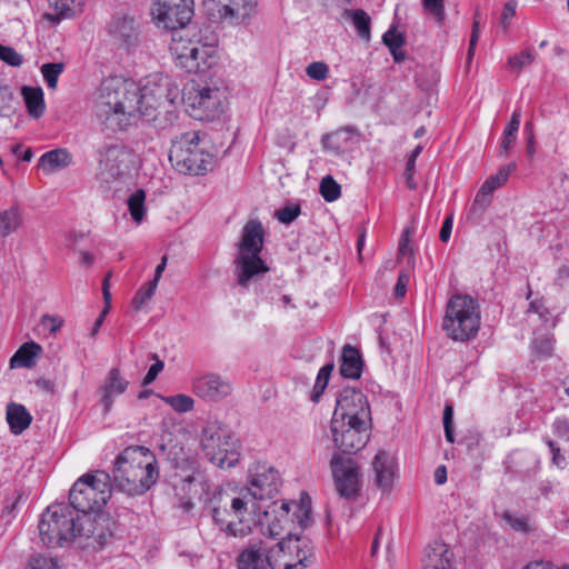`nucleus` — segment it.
Listing matches in <instances>:
<instances>
[{"mask_svg":"<svg viewBox=\"0 0 569 569\" xmlns=\"http://www.w3.org/2000/svg\"><path fill=\"white\" fill-rule=\"evenodd\" d=\"M94 525L86 515H77L70 506L56 503L49 506L39 522L40 539L49 548L63 547L79 539L87 547L103 548L113 535L114 521L106 519Z\"/></svg>","mask_w":569,"mask_h":569,"instance_id":"obj_1","label":"nucleus"},{"mask_svg":"<svg viewBox=\"0 0 569 569\" xmlns=\"http://www.w3.org/2000/svg\"><path fill=\"white\" fill-rule=\"evenodd\" d=\"M159 475L157 457L147 447H128L116 458L114 485L130 496H140L150 490L158 481Z\"/></svg>","mask_w":569,"mask_h":569,"instance_id":"obj_2","label":"nucleus"},{"mask_svg":"<svg viewBox=\"0 0 569 569\" xmlns=\"http://www.w3.org/2000/svg\"><path fill=\"white\" fill-rule=\"evenodd\" d=\"M138 93L139 84L130 79L122 77L104 79L96 99L97 114L120 130L126 129L137 120Z\"/></svg>","mask_w":569,"mask_h":569,"instance_id":"obj_3","label":"nucleus"},{"mask_svg":"<svg viewBox=\"0 0 569 569\" xmlns=\"http://www.w3.org/2000/svg\"><path fill=\"white\" fill-rule=\"evenodd\" d=\"M112 492L111 477L109 473L96 470L81 476L71 487L69 503L77 515H86L91 522H106L111 519L109 515L101 512L102 507L110 499Z\"/></svg>","mask_w":569,"mask_h":569,"instance_id":"obj_4","label":"nucleus"},{"mask_svg":"<svg viewBox=\"0 0 569 569\" xmlns=\"http://www.w3.org/2000/svg\"><path fill=\"white\" fill-rule=\"evenodd\" d=\"M264 236V228L258 219H250L242 228L241 237L237 244L234 272L238 284L243 288L254 277L269 271V267L260 257Z\"/></svg>","mask_w":569,"mask_h":569,"instance_id":"obj_5","label":"nucleus"},{"mask_svg":"<svg viewBox=\"0 0 569 569\" xmlns=\"http://www.w3.org/2000/svg\"><path fill=\"white\" fill-rule=\"evenodd\" d=\"M177 96V87L170 77L161 73L149 74L144 78V82L139 84L136 100L139 108L137 119L142 118L148 122H157L162 112L171 117L169 108L172 107Z\"/></svg>","mask_w":569,"mask_h":569,"instance_id":"obj_6","label":"nucleus"},{"mask_svg":"<svg viewBox=\"0 0 569 569\" xmlns=\"http://www.w3.org/2000/svg\"><path fill=\"white\" fill-rule=\"evenodd\" d=\"M480 306L469 295H453L446 307L442 329L455 341L473 339L480 328Z\"/></svg>","mask_w":569,"mask_h":569,"instance_id":"obj_7","label":"nucleus"},{"mask_svg":"<svg viewBox=\"0 0 569 569\" xmlns=\"http://www.w3.org/2000/svg\"><path fill=\"white\" fill-rule=\"evenodd\" d=\"M169 160L180 173L199 176L211 170L213 156L200 146L199 133L191 131L172 140Z\"/></svg>","mask_w":569,"mask_h":569,"instance_id":"obj_8","label":"nucleus"},{"mask_svg":"<svg viewBox=\"0 0 569 569\" xmlns=\"http://www.w3.org/2000/svg\"><path fill=\"white\" fill-rule=\"evenodd\" d=\"M223 90L209 83L191 81L186 88V110L191 118L199 121H212L224 109Z\"/></svg>","mask_w":569,"mask_h":569,"instance_id":"obj_9","label":"nucleus"},{"mask_svg":"<svg viewBox=\"0 0 569 569\" xmlns=\"http://www.w3.org/2000/svg\"><path fill=\"white\" fill-rule=\"evenodd\" d=\"M201 446L206 457L220 468H231L239 461L233 437L217 423H208L201 433Z\"/></svg>","mask_w":569,"mask_h":569,"instance_id":"obj_10","label":"nucleus"},{"mask_svg":"<svg viewBox=\"0 0 569 569\" xmlns=\"http://www.w3.org/2000/svg\"><path fill=\"white\" fill-rule=\"evenodd\" d=\"M96 178L107 186L122 180L134 164V153L122 144H109L98 151Z\"/></svg>","mask_w":569,"mask_h":569,"instance_id":"obj_11","label":"nucleus"},{"mask_svg":"<svg viewBox=\"0 0 569 569\" xmlns=\"http://www.w3.org/2000/svg\"><path fill=\"white\" fill-rule=\"evenodd\" d=\"M272 569H303L312 552L306 537L289 533L270 550Z\"/></svg>","mask_w":569,"mask_h":569,"instance_id":"obj_12","label":"nucleus"},{"mask_svg":"<svg viewBox=\"0 0 569 569\" xmlns=\"http://www.w3.org/2000/svg\"><path fill=\"white\" fill-rule=\"evenodd\" d=\"M335 488L346 500L356 499L361 490V473L358 463L350 457L335 453L330 460Z\"/></svg>","mask_w":569,"mask_h":569,"instance_id":"obj_13","label":"nucleus"},{"mask_svg":"<svg viewBox=\"0 0 569 569\" xmlns=\"http://www.w3.org/2000/svg\"><path fill=\"white\" fill-rule=\"evenodd\" d=\"M370 422L331 419L330 430L338 450L351 455L362 449L369 440Z\"/></svg>","mask_w":569,"mask_h":569,"instance_id":"obj_14","label":"nucleus"},{"mask_svg":"<svg viewBox=\"0 0 569 569\" xmlns=\"http://www.w3.org/2000/svg\"><path fill=\"white\" fill-rule=\"evenodd\" d=\"M152 16L166 29L182 28L193 16V0H154Z\"/></svg>","mask_w":569,"mask_h":569,"instance_id":"obj_15","label":"nucleus"},{"mask_svg":"<svg viewBox=\"0 0 569 569\" xmlns=\"http://www.w3.org/2000/svg\"><path fill=\"white\" fill-rule=\"evenodd\" d=\"M332 418L370 422V408L366 396L356 388H343L337 398Z\"/></svg>","mask_w":569,"mask_h":569,"instance_id":"obj_16","label":"nucleus"},{"mask_svg":"<svg viewBox=\"0 0 569 569\" xmlns=\"http://www.w3.org/2000/svg\"><path fill=\"white\" fill-rule=\"evenodd\" d=\"M250 487L246 496L254 499H271L280 488L281 478L279 472L271 466L266 463H257L250 470Z\"/></svg>","mask_w":569,"mask_h":569,"instance_id":"obj_17","label":"nucleus"},{"mask_svg":"<svg viewBox=\"0 0 569 569\" xmlns=\"http://www.w3.org/2000/svg\"><path fill=\"white\" fill-rule=\"evenodd\" d=\"M194 395L207 401L218 402L227 398L231 391V382L218 373H206L192 381Z\"/></svg>","mask_w":569,"mask_h":569,"instance_id":"obj_18","label":"nucleus"},{"mask_svg":"<svg viewBox=\"0 0 569 569\" xmlns=\"http://www.w3.org/2000/svg\"><path fill=\"white\" fill-rule=\"evenodd\" d=\"M219 17L230 22H243L257 12V0H208Z\"/></svg>","mask_w":569,"mask_h":569,"instance_id":"obj_19","label":"nucleus"},{"mask_svg":"<svg viewBox=\"0 0 569 569\" xmlns=\"http://www.w3.org/2000/svg\"><path fill=\"white\" fill-rule=\"evenodd\" d=\"M516 170V163L511 162L502 168L499 171L490 176L478 190L471 210L473 212H483L486 208L491 203L492 194L495 190L501 186H503L510 173Z\"/></svg>","mask_w":569,"mask_h":569,"instance_id":"obj_20","label":"nucleus"},{"mask_svg":"<svg viewBox=\"0 0 569 569\" xmlns=\"http://www.w3.org/2000/svg\"><path fill=\"white\" fill-rule=\"evenodd\" d=\"M375 483L383 492L391 490L396 478V463L391 455L379 451L372 460Z\"/></svg>","mask_w":569,"mask_h":569,"instance_id":"obj_21","label":"nucleus"},{"mask_svg":"<svg viewBox=\"0 0 569 569\" xmlns=\"http://www.w3.org/2000/svg\"><path fill=\"white\" fill-rule=\"evenodd\" d=\"M422 569H453V553L442 541H433L425 549Z\"/></svg>","mask_w":569,"mask_h":569,"instance_id":"obj_22","label":"nucleus"},{"mask_svg":"<svg viewBox=\"0 0 569 569\" xmlns=\"http://www.w3.org/2000/svg\"><path fill=\"white\" fill-rule=\"evenodd\" d=\"M238 569H272L271 552L262 543L251 545L237 558Z\"/></svg>","mask_w":569,"mask_h":569,"instance_id":"obj_23","label":"nucleus"},{"mask_svg":"<svg viewBox=\"0 0 569 569\" xmlns=\"http://www.w3.org/2000/svg\"><path fill=\"white\" fill-rule=\"evenodd\" d=\"M357 130L353 127H345L322 137L321 143L326 151L333 154H342L352 150Z\"/></svg>","mask_w":569,"mask_h":569,"instance_id":"obj_24","label":"nucleus"},{"mask_svg":"<svg viewBox=\"0 0 569 569\" xmlns=\"http://www.w3.org/2000/svg\"><path fill=\"white\" fill-rule=\"evenodd\" d=\"M109 32L114 40L130 47L137 43L138 28L132 17L124 14L114 16L109 24Z\"/></svg>","mask_w":569,"mask_h":569,"instance_id":"obj_25","label":"nucleus"},{"mask_svg":"<svg viewBox=\"0 0 569 569\" xmlns=\"http://www.w3.org/2000/svg\"><path fill=\"white\" fill-rule=\"evenodd\" d=\"M129 382L122 378L120 370L118 368H113L109 371L104 383L100 388L102 393L101 402L103 405L104 412H109L114 398L123 393L128 388Z\"/></svg>","mask_w":569,"mask_h":569,"instance_id":"obj_26","label":"nucleus"},{"mask_svg":"<svg viewBox=\"0 0 569 569\" xmlns=\"http://www.w3.org/2000/svg\"><path fill=\"white\" fill-rule=\"evenodd\" d=\"M188 52L192 54L191 59L186 61V71L189 73L203 72L217 63L216 49L212 46L196 42L194 48Z\"/></svg>","mask_w":569,"mask_h":569,"instance_id":"obj_27","label":"nucleus"},{"mask_svg":"<svg viewBox=\"0 0 569 569\" xmlns=\"http://www.w3.org/2000/svg\"><path fill=\"white\" fill-rule=\"evenodd\" d=\"M363 361L360 352L352 346L342 348L340 373L345 378L359 379L362 373Z\"/></svg>","mask_w":569,"mask_h":569,"instance_id":"obj_28","label":"nucleus"},{"mask_svg":"<svg viewBox=\"0 0 569 569\" xmlns=\"http://www.w3.org/2000/svg\"><path fill=\"white\" fill-rule=\"evenodd\" d=\"M42 348L34 341L24 342L10 359L11 368H32L36 358L40 356Z\"/></svg>","mask_w":569,"mask_h":569,"instance_id":"obj_29","label":"nucleus"},{"mask_svg":"<svg viewBox=\"0 0 569 569\" xmlns=\"http://www.w3.org/2000/svg\"><path fill=\"white\" fill-rule=\"evenodd\" d=\"M7 421L11 432L20 435L30 426L32 417L24 406L11 402L7 406Z\"/></svg>","mask_w":569,"mask_h":569,"instance_id":"obj_30","label":"nucleus"},{"mask_svg":"<svg viewBox=\"0 0 569 569\" xmlns=\"http://www.w3.org/2000/svg\"><path fill=\"white\" fill-rule=\"evenodd\" d=\"M21 94L23 97L27 111L30 117L38 119L46 110V103L43 98V91L40 87H28L21 88Z\"/></svg>","mask_w":569,"mask_h":569,"instance_id":"obj_31","label":"nucleus"},{"mask_svg":"<svg viewBox=\"0 0 569 569\" xmlns=\"http://www.w3.org/2000/svg\"><path fill=\"white\" fill-rule=\"evenodd\" d=\"M23 223L22 210L13 204L0 211V237L7 238L16 232Z\"/></svg>","mask_w":569,"mask_h":569,"instance_id":"obj_32","label":"nucleus"},{"mask_svg":"<svg viewBox=\"0 0 569 569\" xmlns=\"http://www.w3.org/2000/svg\"><path fill=\"white\" fill-rule=\"evenodd\" d=\"M50 8L54 14H50L49 19L59 22L61 19L73 17L82 9L83 0H48Z\"/></svg>","mask_w":569,"mask_h":569,"instance_id":"obj_33","label":"nucleus"},{"mask_svg":"<svg viewBox=\"0 0 569 569\" xmlns=\"http://www.w3.org/2000/svg\"><path fill=\"white\" fill-rule=\"evenodd\" d=\"M71 162V156L66 149H54L48 151L39 159V167L44 171H53L59 168H64Z\"/></svg>","mask_w":569,"mask_h":569,"instance_id":"obj_34","label":"nucleus"},{"mask_svg":"<svg viewBox=\"0 0 569 569\" xmlns=\"http://www.w3.org/2000/svg\"><path fill=\"white\" fill-rule=\"evenodd\" d=\"M227 510H221L220 507L212 508V519L213 521L220 526V530L223 531L229 537H244L250 532V526H241L233 521H228L226 519Z\"/></svg>","mask_w":569,"mask_h":569,"instance_id":"obj_35","label":"nucleus"},{"mask_svg":"<svg viewBox=\"0 0 569 569\" xmlns=\"http://www.w3.org/2000/svg\"><path fill=\"white\" fill-rule=\"evenodd\" d=\"M258 523L263 536L277 538L281 535L284 529V523H288V521H284V519L280 518L278 515L266 510L259 518Z\"/></svg>","mask_w":569,"mask_h":569,"instance_id":"obj_36","label":"nucleus"},{"mask_svg":"<svg viewBox=\"0 0 569 569\" xmlns=\"http://www.w3.org/2000/svg\"><path fill=\"white\" fill-rule=\"evenodd\" d=\"M382 42L388 47L396 62H400L405 59V54L401 51L405 38L396 30V27H391L383 33Z\"/></svg>","mask_w":569,"mask_h":569,"instance_id":"obj_37","label":"nucleus"},{"mask_svg":"<svg viewBox=\"0 0 569 569\" xmlns=\"http://www.w3.org/2000/svg\"><path fill=\"white\" fill-rule=\"evenodd\" d=\"M128 209L132 220L137 223H140L146 214V192L142 189H137L129 198H128Z\"/></svg>","mask_w":569,"mask_h":569,"instance_id":"obj_38","label":"nucleus"},{"mask_svg":"<svg viewBox=\"0 0 569 569\" xmlns=\"http://www.w3.org/2000/svg\"><path fill=\"white\" fill-rule=\"evenodd\" d=\"M196 42L182 39H172V43L170 46V51L176 58V64L183 68L186 70V66L188 60L191 59L192 54H189L188 51H191L194 48Z\"/></svg>","mask_w":569,"mask_h":569,"instance_id":"obj_39","label":"nucleus"},{"mask_svg":"<svg viewBox=\"0 0 569 569\" xmlns=\"http://www.w3.org/2000/svg\"><path fill=\"white\" fill-rule=\"evenodd\" d=\"M333 367H335L333 363L330 362V363L325 365L319 370L315 386H313L311 395H310V400L312 402H316V403L319 402L325 389L328 386Z\"/></svg>","mask_w":569,"mask_h":569,"instance_id":"obj_40","label":"nucleus"},{"mask_svg":"<svg viewBox=\"0 0 569 569\" xmlns=\"http://www.w3.org/2000/svg\"><path fill=\"white\" fill-rule=\"evenodd\" d=\"M352 14V23L357 31V34L365 41H369L371 38L370 33V22L371 19L369 14L362 10L357 9L351 12Z\"/></svg>","mask_w":569,"mask_h":569,"instance_id":"obj_41","label":"nucleus"},{"mask_svg":"<svg viewBox=\"0 0 569 569\" xmlns=\"http://www.w3.org/2000/svg\"><path fill=\"white\" fill-rule=\"evenodd\" d=\"M64 71L63 62H49L43 63L40 67V72L43 77L44 82L47 83L49 89L54 90L58 86V79L60 74Z\"/></svg>","mask_w":569,"mask_h":569,"instance_id":"obj_42","label":"nucleus"},{"mask_svg":"<svg viewBox=\"0 0 569 569\" xmlns=\"http://www.w3.org/2000/svg\"><path fill=\"white\" fill-rule=\"evenodd\" d=\"M162 401L169 405L174 411L179 413L189 412L194 407V400L184 393L174 396H162Z\"/></svg>","mask_w":569,"mask_h":569,"instance_id":"obj_43","label":"nucleus"},{"mask_svg":"<svg viewBox=\"0 0 569 569\" xmlns=\"http://www.w3.org/2000/svg\"><path fill=\"white\" fill-rule=\"evenodd\" d=\"M157 287L154 282L149 281L138 289L131 302L134 311L141 310L150 301Z\"/></svg>","mask_w":569,"mask_h":569,"instance_id":"obj_44","label":"nucleus"},{"mask_svg":"<svg viewBox=\"0 0 569 569\" xmlns=\"http://www.w3.org/2000/svg\"><path fill=\"white\" fill-rule=\"evenodd\" d=\"M14 112V94L9 84L0 82V117H8Z\"/></svg>","mask_w":569,"mask_h":569,"instance_id":"obj_45","label":"nucleus"},{"mask_svg":"<svg viewBox=\"0 0 569 569\" xmlns=\"http://www.w3.org/2000/svg\"><path fill=\"white\" fill-rule=\"evenodd\" d=\"M320 193L326 201L332 202L340 197L341 187L331 176H326L320 182Z\"/></svg>","mask_w":569,"mask_h":569,"instance_id":"obj_46","label":"nucleus"},{"mask_svg":"<svg viewBox=\"0 0 569 569\" xmlns=\"http://www.w3.org/2000/svg\"><path fill=\"white\" fill-rule=\"evenodd\" d=\"M26 569H60V567L57 558L39 553L29 559Z\"/></svg>","mask_w":569,"mask_h":569,"instance_id":"obj_47","label":"nucleus"},{"mask_svg":"<svg viewBox=\"0 0 569 569\" xmlns=\"http://www.w3.org/2000/svg\"><path fill=\"white\" fill-rule=\"evenodd\" d=\"M425 11L441 24L446 19L445 0H421Z\"/></svg>","mask_w":569,"mask_h":569,"instance_id":"obj_48","label":"nucleus"},{"mask_svg":"<svg viewBox=\"0 0 569 569\" xmlns=\"http://www.w3.org/2000/svg\"><path fill=\"white\" fill-rule=\"evenodd\" d=\"M0 60L11 67H20L23 57L12 47L0 44Z\"/></svg>","mask_w":569,"mask_h":569,"instance_id":"obj_49","label":"nucleus"},{"mask_svg":"<svg viewBox=\"0 0 569 569\" xmlns=\"http://www.w3.org/2000/svg\"><path fill=\"white\" fill-rule=\"evenodd\" d=\"M300 212L301 210L299 204H289L277 210L274 212V218L283 224H289L300 214Z\"/></svg>","mask_w":569,"mask_h":569,"instance_id":"obj_50","label":"nucleus"},{"mask_svg":"<svg viewBox=\"0 0 569 569\" xmlns=\"http://www.w3.org/2000/svg\"><path fill=\"white\" fill-rule=\"evenodd\" d=\"M306 73L309 78L321 81V80L327 79L328 73H329V68L325 62L316 61V62L310 63L306 68Z\"/></svg>","mask_w":569,"mask_h":569,"instance_id":"obj_51","label":"nucleus"},{"mask_svg":"<svg viewBox=\"0 0 569 569\" xmlns=\"http://www.w3.org/2000/svg\"><path fill=\"white\" fill-rule=\"evenodd\" d=\"M551 430L556 437L569 442V418L558 417L551 425Z\"/></svg>","mask_w":569,"mask_h":569,"instance_id":"obj_52","label":"nucleus"},{"mask_svg":"<svg viewBox=\"0 0 569 569\" xmlns=\"http://www.w3.org/2000/svg\"><path fill=\"white\" fill-rule=\"evenodd\" d=\"M179 472L177 477L184 483H192L196 480V475L199 472L198 466L194 461H187V467H178Z\"/></svg>","mask_w":569,"mask_h":569,"instance_id":"obj_53","label":"nucleus"},{"mask_svg":"<svg viewBox=\"0 0 569 569\" xmlns=\"http://www.w3.org/2000/svg\"><path fill=\"white\" fill-rule=\"evenodd\" d=\"M535 60L533 53L529 50L521 51L520 53L509 58V66L512 69L521 70Z\"/></svg>","mask_w":569,"mask_h":569,"instance_id":"obj_54","label":"nucleus"},{"mask_svg":"<svg viewBox=\"0 0 569 569\" xmlns=\"http://www.w3.org/2000/svg\"><path fill=\"white\" fill-rule=\"evenodd\" d=\"M247 505L248 501L244 497H236L231 499L230 509L231 512L239 519L238 527L244 526L243 516L247 512Z\"/></svg>","mask_w":569,"mask_h":569,"instance_id":"obj_55","label":"nucleus"},{"mask_svg":"<svg viewBox=\"0 0 569 569\" xmlns=\"http://www.w3.org/2000/svg\"><path fill=\"white\" fill-rule=\"evenodd\" d=\"M553 348V341L549 337L536 338L532 342V349L537 355L549 356Z\"/></svg>","mask_w":569,"mask_h":569,"instance_id":"obj_56","label":"nucleus"},{"mask_svg":"<svg viewBox=\"0 0 569 569\" xmlns=\"http://www.w3.org/2000/svg\"><path fill=\"white\" fill-rule=\"evenodd\" d=\"M517 9V1L516 0H509L502 10L501 19H500V26L505 31L508 30L511 19L516 14Z\"/></svg>","mask_w":569,"mask_h":569,"instance_id":"obj_57","label":"nucleus"},{"mask_svg":"<svg viewBox=\"0 0 569 569\" xmlns=\"http://www.w3.org/2000/svg\"><path fill=\"white\" fill-rule=\"evenodd\" d=\"M152 358H154L157 361L150 366L147 375L144 376L142 380L143 386H148L152 383L158 375L163 370L164 363L162 360L158 359L157 355H152Z\"/></svg>","mask_w":569,"mask_h":569,"instance_id":"obj_58","label":"nucleus"},{"mask_svg":"<svg viewBox=\"0 0 569 569\" xmlns=\"http://www.w3.org/2000/svg\"><path fill=\"white\" fill-rule=\"evenodd\" d=\"M480 14L479 11L475 13V19L472 23V30H471V37L469 41V49H468V57L471 59L475 52V48L477 46V42L479 40V33H480V21H479Z\"/></svg>","mask_w":569,"mask_h":569,"instance_id":"obj_59","label":"nucleus"},{"mask_svg":"<svg viewBox=\"0 0 569 569\" xmlns=\"http://www.w3.org/2000/svg\"><path fill=\"white\" fill-rule=\"evenodd\" d=\"M545 442H546V445L549 447V449L551 451L552 463L555 466H557L558 468H563L565 465H566V458H565L563 455H561L560 448L557 445V442L551 440V439H549V438H546Z\"/></svg>","mask_w":569,"mask_h":569,"instance_id":"obj_60","label":"nucleus"},{"mask_svg":"<svg viewBox=\"0 0 569 569\" xmlns=\"http://www.w3.org/2000/svg\"><path fill=\"white\" fill-rule=\"evenodd\" d=\"M520 120H521V112L519 109H516L512 112L511 119L505 127L502 133L507 134V136H512V134L517 136V133L519 131V127H520Z\"/></svg>","mask_w":569,"mask_h":569,"instance_id":"obj_61","label":"nucleus"},{"mask_svg":"<svg viewBox=\"0 0 569 569\" xmlns=\"http://www.w3.org/2000/svg\"><path fill=\"white\" fill-rule=\"evenodd\" d=\"M290 508V502L282 501L281 503H279L278 501H274L272 502L268 510L274 515H278L280 518L284 519V521L289 522Z\"/></svg>","mask_w":569,"mask_h":569,"instance_id":"obj_62","label":"nucleus"},{"mask_svg":"<svg viewBox=\"0 0 569 569\" xmlns=\"http://www.w3.org/2000/svg\"><path fill=\"white\" fill-rule=\"evenodd\" d=\"M409 279L410 277L408 272H400V274L398 276V280L395 287V295L398 298H402L406 295Z\"/></svg>","mask_w":569,"mask_h":569,"instance_id":"obj_63","label":"nucleus"},{"mask_svg":"<svg viewBox=\"0 0 569 569\" xmlns=\"http://www.w3.org/2000/svg\"><path fill=\"white\" fill-rule=\"evenodd\" d=\"M41 323L51 333H56L60 329V327H61V321H59L57 318L51 317L49 315L42 316Z\"/></svg>","mask_w":569,"mask_h":569,"instance_id":"obj_64","label":"nucleus"}]
</instances>
